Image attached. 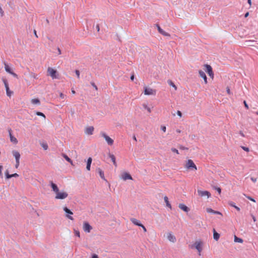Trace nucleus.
Returning a JSON list of instances; mask_svg holds the SVG:
<instances>
[{"mask_svg":"<svg viewBox=\"0 0 258 258\" xmlns=\"http://www.w3.org/2000/svg\"><path fill=\"white\" fill-rule=\"evenodd\" d=\"M57 50L58 54H61V50H60V48L58 47L57 48Z\"/></svg>","mask_w":258,"mask_h":258,"instance_id":"0e129e2a","label":"nucleus"},{"mask_svg":"<svg viewBox=\"0 0 258 258\" xmlns=\"http://www.w3.org/2000/svg\"><path fill=\"white\" fill-rule=\"evenodd\" d=\"M91 164L90 163H87L86 169L89 171L90 170Z\"/></svg>","mask_w":258,"mask_h":258,"instance_id":"c03bdc74","label":"nucleus"},{"mask_svg":"<svg viewBox=\"0 0 258 258\" xmlns=\"http://www.w3.org/2000/svg\"><path fill=\"white\" fill-rule=\"evenodd\" d=\"M0 14H1V15L2 17L4 16V12L1 6H0Z\"/></svg>","mask_w":258,"mask_h":258,"instance_id":"de8ad7c7","label":"nucleus"},{"mask_svg":"<svg viewBox=\"0 0 258 258\" xmlns=\"http://www.w3.org/2000/svg\"><path fill=\"white\" fill-rule=\"evenodd\" d=\"M164 202L166 203V206L167 207L169 208L170 209H171V204H170V203H169V202L168 201V197H166V196L164 197Z\"/></svg>","mask_w":258,"mask_h":258,"instance_id":"b1692460","label":"nucleus"},{"mask_svg":"<svg viewBox=\"0 0 258 258\" xmlns=\"http://www.w3.org/2000/svg\"><path fill=\"white\" fill-rule=\"evenodd\" d=\"M94 131V127L93 126H89L86 128L85 133L89 135L93 134Z\"/></svg>","mask_w":258,"mask_h":258,"instance_id":"2eb2a0df","label":"nucleus"},{"mask_svg":"<svg viewBox=\"0 0 258 258\" xmlns=\"http://www.w3.org/2000/svg\"><path fill=\"white\" fill-rule=\"evenodd\" d=\"M167 238L170 241V242H172L173 243H174L176 241V237H175V236H174L173 234H172V233H169L168 234V236H167Z\"/></svg>","mask_w":258,"mask_h":258,"instance_id":"4468645a","label":"nucleus"},{"mask_svg":"<svg viewBox=\"0 0 258 258\" xmlns=\"http://www.w3.org/2000/svg\"><path fill=\"white\" fill-rule=\"evenodd\" d=\"M36 114L37 115H38V116H43V117H44V118L45 117V115H44L43 113H42V112H38H38H36Z\"/></svg>","mask_w":258,"mask_h":258,"instance_id":"e433bc0d","label":"nucleus"},{"mask_svg":"<svg viewBox=\"0 0 258 258\" xmlns=\"http://www.w3.org/2000/svg\"><path fill=\"white\" fill-rule=\"evenodd\" d=\"M234 242H239V243H242L243 242V239L237 237L236 236H234Z\"/></svg>","mask_w":258,"mask_h":258,"instance_id":"7c9ffc66","label":"nucleus"},{"mask_svg":"<svg viewBox=\"0 0 258 258\" xmlns=\"http://www.w3.org/2000/svg\"><path fill=\"white\" fill-rule=\"evenodd\" d=\"M3 82L5 85V87L9 85L7 79H6L5 78H3Z\"/></svg>","mask_w":258,"mask_h":258,"instance_id":"c9c22d12","label":"nucleus"},{"mask_svg":"<svg viewBox=\"0 0 258 258\" xmlns=\"http://www.w3.org/2000/svg\"><path fill=\"white\" fill-rule=\"evenodd\" d=\"M205 66L206 68V72L213 78L214 77V74L213 73L212 67L209 64H205Z\"/></svg>","mask_w":258,"mask_h":258,"instance_id":"9d476101","label":"nucleus"},{"mask_svg":"<svg viewBox=\"0 0 258 258\" xmlns=\"http://www.w3.org/2000/svg\"><path fill=\"white\" fill-rule=\"evenodd\" d=\"M143 107H144L145 109H147V111H148L149 113H150V112H151V108H150V107H149L147 104H145V103H144V104H143Z\"/></svg>","mask_w":258,"mask_h":258,"instance_id":"473e14b6","label":"nucleus"},{"mask_svg":"<svg viewBox=\"0 0 258 258\" xmlns=\"http://www.w3.org/2000/svg\"><path fill=\"white\" fill-rule=\"evenodd\" d=\"M20 164V161H16L15 167L17 168Z\"/></svg>","mask_w":258,"mask_h":258,"instance_id":"3c124183","label":"nucleus"},{"mask_svg":"<svg viewBox=\"0 0 258 258\" xmlns=\"http://www.w3.org/2000/svg\"><path fill=\"white\" fill-rule=\"evenodd\" d=\"M144 94L147 95H155L156 91L150 88L145 87L144 88Z\"/></svg>","mask_w":258,"mask_h":258,"instance_id":"423d86ee","label":"nucleus"},{"mask_svg":"<svg viewBox=\"0 0 258 258\" xmlns=\"http://www.w3.org/2000/svg\"><path fill=\"white\" fill-rule=\"evenodd\" d=\"M97 170L98 171V172L100 176V177L103 179V180H105V176H104V172L99 168H98Z\"/></svg>","mask_w":258,"mask_h":258,"instance_id":"4be33fe9","label":"nucleus"},{"mask_svg":"<svg viewBox=\"0 0 258 258\" xmlns=\"http://www.w3.org/2000/svg\"><path fill=\"white\" fill-rule=\"evenodd\" d=\"M96 28V29H97V31H99V30H100L99 25H97Z\"/></svg>","mask_w":258,"mask_h":258,"instance_id":"338daca9","label":"nucleus"},{"mask_svg":"<svg viewBox=\"0 0 258 258\" xmlns=\"http://www.w3.org/2000/svg\"><path fill=\"white\" fill-rule=\"evenodd\" d=\"M10 74L12 75L15 78H18V75L16 73H14L13 71Z\"/></svg>","mask_w":258,"mask_h":258,"instance_id":"864d4df0","label":"nucleus"},{"mask_svg":"<svg viewBox=\"0 0 258 258\" xmlns=\"http://www.w3.org/2000/svg\"><path fill=\"white\" fill-rule=\"evenodd\" d=\"M5 88H6V89L7 95L8 96L10 97L12 95V94H13V92L10 90L9 85L7 86H6Z\"/></svg>","mask_w":258,"mask_h":258,"instance_id":"cd10ccee","label":"nucleus"},{"mask_svg":"<svg viewBox=\"0 0 258 258\" xmlns=\"http://www.w3.org/2000/svg\"><path fill=\"white\" fill-rule=\"evenodd\" d=\"M157 26L158 31L160 33H161V34H162L163 35H164V36H170V35L168 33L166 32L163 29H162L159 25H157Z\"/></svg>","mask_w":258,"mask_h":258,"instance_id":"a211bd4d","label":"nucleus"},{"mask_svg":"<svg viewBox=\"0 0 258 258\" xmlns=\"http://www.w3.org/2000/svg\"><path fill=\"white\" fill-rule=\"evenodd\" d=\"M92 229V227L89 224L88 222H85L83 224V230L86 232H90Z\"/></svg>","mask_w":258,"mask_h":258,"instance_id":"6e6552de","label":"nucleus"},{"mask_svg":"<svg viewBox=\"0 0 258 258\" xmlns=\"http://www.w3.org/2000/svg\"><path fill=\"white\" fill-rule=\"evenodd\" d=\"M91 258H99V257L96 254H93Z\"/></svg>","mask_w":258,"mask_h":258,"instance_id":"13d9d810","label":"nucleus"},{"mask_svg":"<svg viewBox=\"0 0 258 258\" xmlns=\"http://www.w3.org/2000/svg\"><path fill=\"white\" fill-rule=\"evenodd\" d=\"M5 174H6V178L7 179H10L11 177H12V176H11V174H10L9 173V171H8V170H6V171L5 172Z\"/></svg>","mask_w":258,"mask_h":258,"instance_id":"72a5a7b5","label":"nucleus"},{"mask_svg":"<svg viewBox=\"0 0 258 258\" xmlns=\"http://www.w3.org/2000/svg\"><path fill=\"white\" fill-rule=\"evenodd\" d=\"M178 207L181 210L187 213L190 210L189 208L183 204H179Z\"/></svg>","mask_w":258,"mask_h":258,"instance_id":"ddd939ff","label":"nucleus"},{"mask_svg":"<svg viewBox=\"0 0 258 258\" xmlns=\"http://www.w3.org/2000/svg\"><path fill=\"white\" fill-rule=\"evenodd\" d=\"M32 77H33L34 79H37V76L35 74H32L31 75Z\"/></svg>","mask_w":258,"mask_h":258,"instance_id":"bf43d9fd","label":"nucleus"},{"mask_svg":"<svg viewBox=\"0 0 258 258\" xmlns=\"http://www.w3.org/2000/svg\"><path fill=\"white\" fill-rule=\"evenodd\" d=\"M4 64H5V69L6 71L7 72L11 74L12 73V71L11 70V69L10 68V67L6 62H5Z\"/></svg>","mask_w":258,"mask_h":258,"instance_id":"a878e982","label":"nucleus"},{"mask_svg":"<svg viewBox=\"0 0 258 258\" xmlns=\"http://www.w3.org/2000/svg\"><path fill=\"white\" fill-rule=\"evenodd\" d=\"M213 238L216 241L218 240L220 238V234L216 232L215 229H213Z\"/></svg>","mask_w":258,"mask_h":258,"instance_id":"412c9836","label":"nucleus"},{"mask_svg":"<svg viewBox=\"0 0 258 258\" xmlns=\"http://www.w3.org/2000/svg\"><path fill=\"white\" fill-rule=\"evenodd\" d=\"M12 154H13V155L15 158L16 161H20V158L21 155L18 151H16V150H13L12 151Z\"/></svg>","mask_w":258,"mask_h":258,"instance_id":"f8f14e48","label":"nucleus"},{"mask_svg":"<svg viewBox=\"0 0 258 258\" xmlns=\"http://www.w3.org/2000/svg\"><path fill=\"white\" fill-rule=\"evenodd\" d=\"M228 204L230 206L233 207L234 208H235L237 211H240V208L239 207H238L237 206H236L234 202H233L232 201L229 202Z\"/></svg>","mask_w":258,"mask_h":258,"instance_id":"bb28decb","label":"nucleus"},{"mask_svg":"<svg viewBox=\"0 0 258 258\" xmlns=\"http://www.w3.org/2000/svg\"><path fill=\"white\" fill-rule=\"evenodd\" d=\"M109 157L110 158L111 161H112L115 166H117V164L115 161V157L113 154H109Z\"/></svg>","mask_w":258,"mask_h":258,"instance_id":"393cba45","label":"nucleus"},{"mask_svg":"<svg viewBox=\"0 0 258 258\" xmlns=\"http://www.w3.org/2000/svg\"><path fill=\"white\" fill-rule=\"evenodd\" d=\"M31 103L33 104H38L39 105L40 104V100L38 99H33L31 100Z\"/></svg>","mask_w":258,"mask_h":258,"instance_id":"c756f323","label":"nucleus"},{"mask_svg":"<svg viewBox=\"0 0 258 258\" xmlns=\"http://www.w3.org/2000/svg\"><path fill=\"white\" fill-rule=\"evenodd\" d=\"M179 148H180V149H181V150H187V149H188V148H187L184 147H183V146H180V147H179Z\"/></svg>","mask_w":258,"mask_h":258,"instance_id":"052dcab7","label":"nucleus"},{"mask_svg":"<svg viewBox=\"0 0 258 258\" xmlns=\"http://www.w3.org/2000/svg\"><path fill=\"white\" fill-rule=\"evenodd\" d=\"M64 95L63 94H62V93H60V94H59V97L62 98V99H64Z\"/></svg>","mask_w":258,"mask_h":258,"instance_id":"4d7b16f0","label":"nucleus"},{"mask_svg":"<svg viewBox=\"0 0 258 258\" xmlns=\"http://www.w3.org/2000/svg\"><path fill=\"white\" fill-rule=\"evenodd\" d=\"M47 72L49 74V75H50L52 79L57 78V77L56 76L57 72L55 70H54L53 69L51 68H48Z\"/></svg>","mask_w":258,"mask_h":258,"instance_id":"39448f33","label":"nucleus"},{"mask_svg":"<svg viewBox=\"0 0 258 258\" xmlns=\"http://www.w3.org/2000/svg\"><path fill=\"white\" fill-rule=\"evenodd\" d=\"M244 106L245 107L248 109V105L247 104L246 102L245 101H244Z\"/></svg>","mask_w":258,"mask_h":258,"instance_id":"e2e57ef3","label":"nucleus"},{"mask_svg":"<svg viewBox=\"0 0 258 258\" xmlns=\"http://www.w3.org/2000/svg\"><path fill=\"white\" fill-rule=\"evenodd\" d=\"M191 247L197 249L199 252V255H201V252L202 250V242L201 241H196Z\"/></svg>","mask_w":258,"mask_h":258,"instance_id":"f03ea898","label":"nucleus"},{"mask_svg":"<svg viewBox=\"0 0 258 258\" xmlns=\"http://www.w3.org/2000/svg\"><path fill=\"white\" fill-rule=\"evenodd\" d=\"M199 196L201 197H205L207 196L208 198H209L211 196V194L210 192L208 191H203L201 190L198 189L197 191Z\"/></svg>","mask_w":258,"mask_h":258,"instance_id":"1a4fd4ad","label":"nucleus"},{"mask_svg":"<svg viewBox=\"0 0 258 258\" xmlns=\"http://www.w3.org/2000/svg\"><path fill=\"white\" fill-rule=\"evenodd\" d=\"M74 232H75V234L76 236H77L78 237H80V232L79 231L75 230Z\"/></svg>","mask_w":258,"mask_h":258,"instance_id":"58836bf2","label":"nucleus"},{"mask_svg":"<svg viewBox=\"0 0 258 258\" xmlns=\"http://www.w3.org/2000/svg\"><path fill=\"white\" fill-rule=\"evenodd\" d=\"M199 73L200 76L201 78L204 79L205 83H207V78L205 73L202 70H200L199 71Z\"/></svg>","mask_w":258,"mask_h":258,"instance_id":"f3484780","label":"nucleus"},{"mask_svg":"<svg viewBox=\"0 0 258 258\" xmlns=\"http://www.w3.org/2000/svg\"><path fill=\"white\" fill-rule=\"evenodd\" d=\"M206 211L209 213L221 215V213L220 212L214 211L210 208H207Z\"/></svg>","mask_w":258,"mask_h":258,"instance_id":"6ab92c4d","label":"nucleus"},{"mask_svg":"<svg viewBox=\"0 0 258 258\" xmlns=\"http://www.w3.org/2000/svg\"><path fill=\"white\" fill-rule=\"evenodd\" d=\"M91 84L95 89L96 90H98L97 86L95 84L94 82H91Z\"/></svg>","mask_w":258,"mask_h":258,"instance_id":"37998d69","label":"nucleus"},{"mask_svg":"<svg viewBox=\"0 0 258 258\" xmlns=\"http://www.w3.org/2000/svg\"><path fill=\"white\" fill-rule=\"evenodd\" d=\"M50 185H51V188H52L53 191L54 192H55V193L58 192L59 189H58V188L57 186L56 185V184L54 183L52 181H51L50 182Z\"/></svg>","mask_w":258,"mask_h":258,"instance_id":"dca6fc26","label":"nucleus"},{"mask_svg":"<svg viewBox=\"0 0 258 258\" xmlns=\"http://www.w3.org/2000/svg\"><path fill=\"white\" fill-rule=\"evenodd\" d=\"M248 15H249V13H248V12H247V13H246L245 14V15H244V17H245V18H246V17H248Z\"/></svg>","mask_w":258,"mask_h":258,"instance_id":"774afa93","label":"nucleus"},{"mask_svg":"<svg viewBox=\"0 0 258 258\" xmlns=\"http://www.w3.org/2000/svg\"><path fill=\"white\" fill-rule=\"evenodd\" d=\"M251 217H252V219H253V221H254V222H255V221H256V218H255V217L253 215H251Z\"/></svg>","mask_w":258,"mask_h":258,"instance_id":"69168bd1","label":"nucleus"},{"mask_svg":"<svg viewBox=\"0 0 258 258\" xmlns=\"http://www.w3.org/2000/svg\"><path fill=\"white\" fill-rule=\"evenodd\" d=\"M3 169V166L0 165V177L3 176V174H2V169Z\"/></svg>","mask_w":258,"mask_h":258,"instance_id":"a18cd8bd","label":"nucleus"},{"mask_svg":"<svg viewBox=\"0 0 258 258\" xmlns=\"http://www.w3.org/2000/svg\"><path fill=\"white\" fill-rule=\"evenodd\" d=\"M243 195L247 198L248 199V200L253 202H255V201L254 200V199H253L252 198H251V197L249 196H247L245 194H243Z\"/></svg>","mask_w":258,"mask_h":258,"instance_id":"f704fd0d","label":"nucleus"},{"mask_svg":"<svg viewBox=\"0 0 258 258\" xmlns=\"http://www.w3.org/2000/svg\"><path fill=\"white\" fill-rule=\"evenodd\" d=\"M185 168L190 170H197V168L193 161L191 159H188L185 165Z\"/></svg>","mask_w":258,"mask_h":258,"instance_id":"f257e3e1","label":"nucleus"},{"mask_svg":"<svg viewBox=\"0 0 258 258\" xmlns=\"http://www.w3.org/2000/svg\"><path fill=\"white\" fill-rule=\"evenodd\" d=\"M101 136L105 139L109 145H112L113 144V140L108 136L105 133H101Z\"/></svg>","mask_w":258,"mask_h":258,"instance_id":"0eeeda50","label":"nucleus"},{"mask_svg":"<svg viewBox=\"0 0 258 258\" xmlns=\"http://www.w3.org/2000/svg\"><path fill=\"white\" fill-rule=\"evenodd\" d=\"M11 176H12V177H17L19 176V175L17 173H14V174H11Z\"/></svg>","mask_w":258,"mask_h":258,"instance_id":"6e6d98bb","label":"nucleus"},{"mask_svg":"<svg viewBox=\"0 0 258 258\" xmlns=\"http://www.w3.org/2000/svg\"><path fill=\"white\" fill-rule=\"evenodd\" d=\"M251 180L253 182H255L256 181V178L254 177H251Z\"/></svg>","mask_w":258,"mask_h":258,"instance_id":"680f3d73","label":"nucleus"},{"mask_svg":"<svg viewBox=\"0 0 258 258\" xmlns=\"http://www.w3.org/2000/svg\"><path fill=\"white\" fill-rule=\"evenodd\" d=\"M121 178L124 180H126L127 179H132V177L129 173L124 172L121 175Z\"/></svg>","mask_w":258,"mask_h":258,"instance_id":"9b49d317","label":"nucleus"},{"mask_svg":"<svg viewBox=\"0 0 258 258\" xmlns=\"http://www.w3.org/2000/svg\"><path fill=\"white\" fill-rule=\"evenodd\" d=\"M214 188L215 190H216L218 192V193H219V194H221V188H220V187H216V186H214Z\"/></svg>","mask_w":258,"mask_h":258,"instance_id":"4c0bfd02","label":"nucleus"},{"mask_svg":"<svg viewBox=\"0 0 258 258\" xmlns=\"http://www.w3.org/2000/svg\"><path fill=\"white\" fill-rule=\"evenodd\" d=\"M161 129L163 132H165L166 130V127L165 126H161Z\"/></svg>","mask_w":258,"mask_h":258,"instance_id":"09e8293b","label":"nucleus"},{"mask_svg":"<svg viewBox=\"0 0 258 258\" xmlns=\"http://www.w3.org/2000/svg\"><path fill=\"white\" fill-rule=\"evenodd\" d=\"M92 161V158L89 157V158L88 159V160H87V163L91 164Z\"/></svg>","mask_w":258,"mask_h":258,"instance_id":"8fccbe9b","label":"nucleus"},{"mask_svg":"<svg viewBox=\"0 0 258 258\" xmlns=\"http://www.w3.org/2000/svg\"><path fill=\"white\" fill-rule=\"evenodd\" d=\"M131 221L133 224H134L136 225L139 226L140 227L142 225V224L140 222V221L135 218H131Z\"/></svg>","mask_w":258,"mask_h":258,"instance_id":"aec40b11","label":"nucleus"},{"mask_svg":"<svg viewBox=\"0 0 258 258\" xmlns=\"http://www.w3.org/2000/svg\"><path fill=\"white\" fill-rule=\"evenodd\" d=\"M42 147L44 150H47L48 148V146L46 144H42Z\"/></svg>","mask_w":258,"mask_h":258,"instance_id":"ea45409f","label":"nucleus"},{"mask_svg":"<svg viewBox=\"0 0 258 258\" xmlns=\"http://www.w3.org/2000/svg\"><path fill=\"white\" fill-rule=\"evenodd\" d=\"M62 156L68 162L73 164L72 160L66 154L63 153Z\"/></svg>","mask_w":258,"mask_h":258,"instance_id":"c85d7f7f","label":"nucleus"},{"mask_svg":"<svg viewBox=\"0 0 258 258\" xmlns=\"http://www.w3.org/2000/svg\"><path fill=\"white\" fill-rule=\"evenodd\" d=\"M140 227H141L143 228L144 232L147 231V229H146V227L143 224H142Z\"/></svg>","mask_w":258,"mask_h":258,"instance_id":"5fc2aeb1","label":"nucleus"},{"mask_svg":"<svg viewBox=\"0 0 258 258\" xmlns=\"http://www.w3.org/2000/svg\"><path fill=\"white\" fill-rule=\"evenodd\" d=\"M177 114L180 117L182 116V113L180 111L178 110L177 111Z\"/></svg>","mask_w":258,"mask_h":258,"instance_id":"603ef678","label":"nucleus"},{"mask_svg":"<svg viewBox=\"0 0 258 258\" xmlns=\"http://www.w3.org/2000/svg\"><path fill=\"white\" fill-rule=\"evenodd\" d=\"M63 210L66 213V217L70 220H73L74 218L72 216V215L73 214V213L67 207H63Z\"/></svg>","mask_w":258,"mask_h":258,"instance_id":"7ed1b4c3","label":"nucleus"},{"mask_svg":"<svg viewBox=\"0 0 258 258\" xmlns=\"http://www.w3.org/2000/svg\"><path fill=\"white\" fill-rule=\"evenodd\" d=\"M75 73H76V75L77 76V77L78 78H80V72H79V70H76L75 71Z\"/></svg>","mask_w":258,"mask_h":258,"instance_id":"49530a36","label":"nucleus"},{"mask_svg":"<svg viewBox=\"0 0 258 258\" xmlns=\"http://www.w3.org/2000/svg\"><path fill=\"white\" fill-rule=\"evenodd\" d=\"M168 82V84L170 86H171L173 87L174 88V90H177V87H176V86L175 85V84L173 83V82H172V81H171V80H168V82Z\"/></svg>","mask_w":258,"mask_h":258,"instance_id":"2f4dec72","label":"nucleus"},{"mask_svg":"<svg viewBox=\"0 0 258 258\" xmlns=\"http://www.w3.org/2000/svg\"><path fill=\"white\" fill-rule=\"evenodd\" d=\"M241 148L244 150L245 151H246V152H249V148H247V147H244V146H241Z\"/></svg>","mask_w":258,"mask_h":258,"instance_id":"79ce46f5","label":"nucleus"},{"mask_svg":"<svg viewBox=\"0 0 258 258\" xmlns=\"http://www.w3.org/2000/svg\"><path fill=\"white\" fill-rule=\"evenodd\" d=\"M171 151L173 152L176 153L177 154H179L178 151L175 148H171Z\"/></svg>","mask_w":258,"mask_h":258,"instance_id":"a19ab883","label":"nucleus"},{"mask_svg":"<svg viewBox=\"0 0 258 258\" xmlns=\"http://www.w3.org/2000/svg\"><path fill=\"white\" fill-rule=\"evenodd\" d=\"M68 196V194L66 192H59V191L58 192L56 193V196L55 199H64L66 198H67Z\"/></svg>","mask_w":258,"mask_h":258,"instance_id":"20e7f679","label":"nucleus"},{"mask_svg":"<svg viewBox=\"0 0 258 258\" xmlns=\"http://www.w3.org/2000/svg\"><path fill=\"white\" fill-rule=\"evenodd\" d=\"M10 140L12 142L15 144H17L18 143V140L17 139L12 136V134L10 132Z\"/></svg>","mask_w":258,"mask_h":258,"instance_id":"5701e85b","label":"nucleus"}]
</instances>
